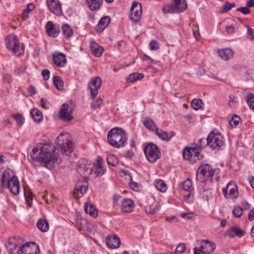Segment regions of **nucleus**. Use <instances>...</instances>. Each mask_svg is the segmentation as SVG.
Listing matches in <instances>:
<instances>
[{"label": "nucleus", "mask_w": 254, "mask_h": 254, "mask_svg": "<svg viewBox=\"0 0 254 254\" xmlns=\"http://www.w3.org/2000/svg\"><path fill=\"white\" fill-rule=\"evenodd\" d=\"M55 150L56 148L52 144H39L28 155V160L30 161H39L44 167L49 169H52L58 161Z\"/></svg>", "instance_id": "f257e3e1"}, {"label": "nucleus", "mask_w": 254, "mask_h": 254, "mask_svg": "<svg viewBox=\"0 0 254 254\" xmlns=\"http://www.w3.org/2000/svg\"><path fill=\"white\" fill-rule=\"evenodd\" d=\"M31 243L24 244V240L20 237H10L6 245L9 254H24L30 249Z\"/></svg>", "instance_id": "f03ea898"}, {"label": "nucleus", "mask_w": 254, "mask_h": 254, "mask_svg": "<svg viewBox=\"0 0 254 254\" xmlns=\"http://www.w3.org/2000/svg\"><path fill=\"white\" fill-rule=\"evenodd\" d=\"M107 138L110 144L116 148L124 147L127 139L125 130L118 127H114L109 131Z\"/></svg>", "instance_id": "7ed1b4c3"}, {"label": "nucleus", "mask_w": 254, "mask_h": 254, "mask_svg": "<svg viewBox=\"0 0 254 254\" xmlns=\"http://www.w3.org/2000/svg\"><path fill=\"white\" fill-rule=\"evenodd\" d=\"M1 183L2 186L8 189L10 192L17 195L19 192V182L17 177L13 175L10 177L9 170H5L1 176Z\"/></svg>", "instance_id": "20e7f679"}, {"label": "nucleus", "mask_w": 254, "mask_h": 254, "mask_svg": "<svg viewBox=\"0 0 254 254\" xmlns=\"http://www.w3.org/2000/svg\"><path fill=\"white\" fill-rule=\"evenodd\" d=\"M219 173V169H213L209 164H204L198 168L196 171V179L201 182H203L209 178H212L213 177L217 179Z\"/></svg>", "instance_id": "39448f33"}, {"label": "nucleus", "mask_w": 254, "mask_h": 254, "mask_svg": "<svg viewBox=\"0 0 254 254\" xmlns=\"http://www.w3.org/2000/svg\"><path fill=\"white\" fill-rule=\"evenodd\" d=\"M57 142L63 154L68 155L72 151V137L68 133H61L57 137Z\"/></svg>", "instance_id": "423d86ee"}, {"label": "nucleus", "mask_w": 254, "mask_h": 254, "mask_svg": "<svg viewBox=\"0 0 254 254\" xmlns=\"http://www.w3.org/2000/svg\"><path fill=\"white\" fill-rule=\"evenodd\" d=\"M203 141L204 143L202 146H209L213 149L218 147H221L224 144L222 135L220 133H215L211 132L206 138H200V143Z\"/></svg>", "instance_id": "0eeeda50"}, {"label": "nucleus", "mask_w": 254, "mask_h": 254, "mask_svg": "<svg viewBox=\"0 0 254 254\" xmlns=\"http://www.w3.org/2000/svg\"><path fill=\"white\" fill-rule=\"evenodd\" d=\"M144 151L146 157L151 163L156 162L161 156L158 146L153 143H148L144 148Z\"/></svg>", "instance_id": "6e6552de"}, {"label": "nucleus", "mask_w": 254, "mask_h": 254, "mask_svg": "<svg viewBox=\"0 0 254 254\" xmlns=\"http://www.w3.org/2000/svg\"><path fill=\"white\" fill-rule=\"evenodd\" d=\"M183 155L184 159L189 160L192 163L202 158L199 149L196 147H186L183 150Z\"/></svg>", "instance_id": "1a4fd4ad"}, {"label": "nucleus", "mask_w": 254, "mask_h": 254, "mask_svg": "<svg viewBox=\"0 0 254 254\" xmlns=\"http://www.w3.org/2000/svg\"><path fill=\"white\" fill-rule=\"evenodd\" d=\"M5 45L9 50L11 51L14 54L19 56V41L17 37L15 35H10L5 38Z\"/></svg>", "instance_id": "9d476101"}, {"label": "nucleus", "mask_w": 254, "mask_h": 254, "mask_svg": "<svg viewBox=\"0 0 254 254\" xmlns=\"http://www.w3.org/2000/svg\"><path fill=\"white\" fill-rule=\"evenodd\" d=\"M222 192L226 198L236 199L238 195V188L235 182H229L225 188L222 189Z\"/></svg>", "instance_id": "9b49d317"}, {"label": "nucleus", "mask_w": 254, "mask_h": 254, "mask_svg": "<svg viewBox=\"0 0 254 254\" xmlns=\"http://www.w3.org/2000/svg\"><path fill=\"white\" fill-rule=\"evenodd\" d=\"M102 84V79L99 76L92 78L88 83V88L90 90L92 99H94L98 94V90Z\"/></svg>", "instance_id": "f8f14e48"}, {"label": "nucleus", "mask_w": 254, "mask_h": 254, "mask_svg": "<svg viewBox=\"0 0 254 254\" xmlns=\"http://www.w3.org/2000/svg\"><path fill=\"white\" fill-rule=\"evenodd\" d=\"M141 14V5L139 3L133 2L130 8V19L134 21H137L140 18Z\"/></svg>", "instance_id": "ddd939ff"}, {"label": "nucleus", "mask_w": 254, "mask_h": 254, "mask_svg": "<svg viewBox=\"0 0 254 254\" xmlns=\"http://www.w3.org/2000/svg\"><path fill=\"white\" fill-rule=\"evenodd\" d=\"M69 106L67 104H63L60 109L59 118L64 122H69L73 119V116L68 111Z\"/></svg>", "instance_id": "4468645a"}, {"label": "nucleus", "mask_w": 254, "mask_h": 254, "mask_svg": "<svg viewBox=\"0 0 254 254\" xmlns=\"http://www.w3.org/2000/svg\"><path fill=\"white\" fill-rule=\"evenodd\" d=\"M53 61L54 63L59 67L65 66L67 60L65 55L61 52H55L53 54Z\"/></svg>", "instance_id": "2eb2a0df"}, {"label": "nucleus", "mask_w": 254, "mask_h": 254, "mask_svg": "<svg viewBox=\"0 0 254 254\" xmlns=\"http://www.w3.org/2000/svg\"><path fill=\"white\" fill-rule=\"evenodd\" d=\"M47 2L52 12L57 15L62 13V5L59 0H47Z\"/></svg>", "instance_id": "dca6fc26"}, {"label": "nucleus", "mask_w": 254, "mask_h": 254, "mask_svg": "<svg viewBox=\"0 0 254 254\" xmlns=\"http://www.w3.org/2000/svg\"><path fill=\"white\" fill-rule=\"evenodd\" d=\"M202 252L205 254H210L216 249V245L214 243L208 240H202L200 242V248Z\"/></svg>", "instance_id": "f3484780"}, {"label": "nucleus", "mask_w": 254, "mask_h": 254, "mask_svg": "<svg viewBox=\"0 0 254 254\" xmlns=\"http://www.w3.org/2000/svg\"><path fill=\"white\" fill-rule=\"evenodd\" d=\"M87 186L85 183L81 181L78 182L75 186L73 190V195L76 198L82 197L86 192Z\"/></svg>", "instance_id": "a211bd4d"}, {"label": "nucleus", "mask_w": 254, "mask_h": 254, "mask_svg": "<svg viewBox=\"0 0 254 254\" xmlns=\"http://www.w3.org/2000/svg\"><path fill=\"white\" fill-rule=\"evenodd\" d=\"M135 207L133 201L128 198H124L122 202L121 210L125 213L131 212Z\"/></svg>", "instance_id": "6ab92c4d"}, {"label": "nucleus", "mask_w": 254, "mask_h": 254, "mask_svg": "<svg viewBox=\"0 0 254 254\" xmlns=\"http://www.w3.org/2000/svg\"><path fill=\"white\" fill-rule=\"evenodd\" d=\"M121 241L119 238L114 235L108 237L106 242L107 246L111 249H117L120 247Z\"/></svg>", "instance_id": "aec40b11"}, {"label": "nucleus", "mask_w": 254, "mask_h": 254, "mask_svg": "<svg viewBox=\"0 0 254 254\" xmlns=\"http://www.w3.org/2000/svg\"><path fill=\"white\" fill-rule=\"evenodd\" d=\"M218 54L222 60L228 61L233 57L234 52L230 48H225L218 50Z\"/></svg>", "instance_id": "412c9836"}, {"label": "nucleus", "mask_w": 254, "mask_h": 254, "mask_svg": "<svg viewBox=\"0 0 254 254\" xmlns=\"http://www.w3.org/2000/svg\"><path fill=\"white\" fill-rule=\"evenodd\" d=\"M110 22V17L108 16H104L99 20L98 25L96 27V30L101 33L108 26Z\"/></svg>", "instance_id": "4be33fe9"}, {"label": "nucleus", "mask_w": 254, "mask_h": 254, "mask_svg": "<svg viewBox=\"0 0 254 254\" xmlns=\"http://www.w3.org/2000/svg\"><path fill=\"white\" fill-rule=\"evenodd\" d=\"M90 49L92 53L97 57H101L103 52V47L94 41H91L90 42Z\"/></svg>", "instance_id": "5701e85b"}, {"label": "nucleus", "mask_w": 254, "mask_h": 254, "mask_svg": "<svg viewBox=\"0 0 254 254\" xmlns=\"http://www.w3.org/2000/svg\"><path fill=\"white\" fill-rule=\"evenodd\" d=\"M46 29L47 34L51 37H56L59 34V30L51 21L47 23Z\"/></svg>", "instance_id": "b1692460"}, {"label": "nucleus", "mask_w": 254, "mask_h": 254, "mask_svg": "<svg viewBox=\"0 0 254 254\" xmlns=\"http://www.w3.org/2000/svg\"><path fill=\"white\" fill-rule=\"evenodd\" d=\"M155 132L160 138L166 141H169L171 138L175 134V133L173 132H172L171 134H169L167 132L164 131L163 130L159 128H156Z\"/></svg>", "instance_id": "393cba45"}, {"label": "nucleus", "mask_w": 254, "mask_h": 254, "mask_svg": "<svg viewBox=\"0 0 254 254\" xmlns=\"http://www.w3.org/2000/svg\"><path fill=\"white\" fill-rule=\"evenodd\" d=\"M227 235L230 238L237 236L241 238L244 235V232L237 227H232L227 231Z\"/></svg>", "instance_id": "a878e982"}, {"label": "nucleus", "mask_w": 254, "mask_h": 254, "mask_svg": "<svg viewBox=\"0 0 254 254\" xmlns=\"http://www.w3.org/2000/svg\"><path fill=\"white\" fill-rule=\"evenodd\" d=\"M89 167L87 166L86 161L82 159H80L77 165V171L81 175H85V173L88 171Z\"/></svg>", "instance_id": "bb28decb"}, {"label": "nucleus", "mask_w": 254, "mask_h": 254, "mask_svg": "<svg viewBox=\"0 0 254 254\" xmlns=\"http://www.w3.org/2000/svg\"><path fill=\"white\" fill-rule=\"evenodd\" d=\"M84 210L87 213L93 217H96L98 216L97 209L92 203H85Z\"/></svg>", "instance_id": "cd10ccee"}, {"label": "nucleus", "mask_w": 254, "mask_h": 254, "mask_svg": "<svg viewBox=\"0 0 254 254\" xmlns=\"http://www.w3.org/2000/svg\"><path fill=\"white\" fill-rule=\"evenodd\" d=\"M77 225L79 229L86 230L88 231H91L93 226L89 222L84 219H80L77 222Z\"/></svg>", "instance_id": "c85d7f7f"}, {"label": "nucleus", "mask_w": 254, "mask_h": 254, "mask_svg": "<svg viewBox=\"0 0 254 254\" xmlns=\"http://www.w3.org/2000/svg\"><path fill=\"white\" fill-rule=\"evenodd\" d=\"M88 5L91 10H98L102 6L103 0H86Z\"/></svg>", "instance_id": "c756f323"}, {"label": "nucleus", "mask_w": 254, "mask_h": 254, "mask_svg": "<svg viewBox=\"0 0 254 254\" xmlns=\"http://www.w3.org/2000/svg\"><path fill=\"white\" fill-rule=\"evenodd\" d=\"M32 118L34 122L37 123L41 122L43 118L42 112L37 108H34L30 111Z\"/></svg>", "instance_id": "7c9ffc66"}, {"label": "nucleus", "mask_w": 254, "mask_h": 254, "mask_svg": "<svg viewBox=\"0 0 254 254\" xmlns=\"http://www.w3.org/2000/svg\"><path fill=\"white\" fill-rule=\"evenodd\" d=\"M174 7L176 8L178 12L184 11L187 7V3L185 0H174Z\"/></svg>", "instance_id": "2f4dec72"}, {"label": "nucleus", "mask_w": 254, "mask_h": 254, "mask_svg": "<svg viewBox=\"0 0 254 254\" xmlns=\"http://www.w3.org/2000/svg\"><path fill=\"white\" fill-rule=\"evenodd\" d=\"M37 226L42 232H47L49 229L48 221L44 219H39L37 222Z\"/></svg>", "instance_id": "473e14b6"}, {"label": "nucleus", "mask_w": 254, "mask_h": 254, "mask_svg": "<svg viewBox=\"0 0 254 254\" xmlns=\"http://www.w3.org/2000/svg\"><path fill=\"white\" fill-rule=\"evenodd\" d=\"M155 187L159 191L164 192L167 190V186L163 180H156L154 182Z\"/></svg>", "instance_id": "72a5a7b5"}, {"label": "nucleus", "mask_w": 254, "mask_h": 254, "mask_svg": "<svg viewBox=\"0 0 254 254\" xmlns=\"http://www.w3.org/2000/svg\"><path fill=\"white\" fill-rule=\"evenodd\" d=\"M62 31L63 35L66 38H69L72 35V30L68 24H64L62 27Z\"/></svg>", "instance_id": "f704fd0d"}, {"label": "nucleus", "mask_w": 254, "mask_h": 254, "mask_svg": "<svg viewBox=\"0 0 254 254\" xmlns=\"http://www.w3.org/2000/svg\"><path fill=\"white\" fill-rule=\"evenodd\" d=\"M94 173L98 176L103 175L106 172V169L98 161L94 167Z\"/></svg>", "instance_id": "c9c22d12"}, {"label": "nucleus", "mask_w": 254, "mask_h": 254, "mask_svg": "<svg viewBox=\"0 0 254 254\" xmlns=\"http://www.w3.org/2000/svg\"><path fill=\"white\" fill-rule=\"evenodd\" d=\"M143 123L144 126L150 130L153 131L155 130L156 131V128H158L157 127H156L154 121L151 119H145L144 120Z\"/></svg>", "instance_id": "e433bc0d"}, {"label": "nucleus", "mask_w": 254, "mask_h": 254, "mask_svg": "<svg viewBox=\"0 0 254 254\" xmlns=\"http://www.w3.org/2000/svg\"><path fill=\"white\" fill-rule=\"evenodd\" d=\"M159 207L157 203H153L151 205L146 206L145 208V212L148 214H154L159 210Z\"/></svg>", "instance_id": "4c0bfd02"}, {"label": "nucleus", "mask_w": 254, "mask_h": 254, "mask_svg": "<svg viewBox=\"0 0 254 254\" xmlns=\"http://www.w3.org/2000/svg\"><path fill=\"white\" fill-rule=\"evenodd\" d=\"M143 77V75L139 73H133L130 74L127 78L128 82H133L137 80L141 79Z\"/></svg>", "instance_id": "58836bf2"}, {"label": "nucleus", "mask_w": 254, "mask_h": 254, "mask_svg": "<svg viewBox=\"0 0 254 254\" xmlns=\"http://www.w3.org/2000/svg\"><path fill=\"white\" fill-rule=\"evenodd\" d=\"M34 8V5L32 3H30L27 5V7L23 10L22 14V18L23 20H25L29 15V13L32 11Z\"/></svg>", "instance_id": "ea45409f"}, {"label": "nucleus", "mask_w": 254, "mask_h": 254, "mask_svg": "<svg viewBox=\"0 0 254 254\" xmlns=\"http://www.w3.org/2000/svg\"><path fill=\"white\" fill-rule=\"evenodd\" d=\"M107 161L109 165L113 166H116L119 162L118 157L114 154L109 155L107 157Z\"/></svg>", "instance_id": "a19ab883"}, {"label": "nucleus", "mask_w": 254, "mask_h": 254, "mask_svg": "<svg viewBox=\"0 0 254 254\" xmlns=\"http://www.w3.org/2000/svg\"><path fill=\"white\" fill-rule=\"evenodd\" d=\"M162 10H163V12L165 14L172 13H178L177 11L176 8L174 7L173 4L165 5L163 8Z\"/></svg>", "instance_id": "79ce46f5"}, {"label": "nucleus", "mask_w": 254, "mask_h": 254, "mask_svg": "<svg viewBox=\"0 0 254 254\" xmlns=\"http://www.w3.org/2000/svg\"><path fill=\"white\" fill-rule=\"evenodd\" d=\"M182 186L184 190L189 191H192V185L190 179H187L186 180H185L184 182L182 183Z\"/></svg>", "instance_id": "37998d69"}, {"label": "nucleus", "mask_w": 254, "mask_h": 254, "mask_svg": "<svg viewBox=\"0 0 254 254\" xmlns=\"http://www.w3.org/2000/svg\"><path fill=\"white\" fill-rule=\"evenodd\" d=\"M202 105V101L200 99H194L191 101V107L195 110H197L201 108Z\"/></svg>", "instance_id": "c03bdc74"}, {"label": "nucleus", "mask_w": 254, "mask_h": 254, "mask_svg": "<svg viewBox=\"0 0 254 254\" xmlns=\"http://www.w3.org/2000/svg\"><path fill=\"white\" fill-rule=\"evenodd\" d=\"M12 117L15 120L18 126H21L23 125L25 120L22 115L20 114H13Z\"/></svg>", "instance_id": "a18cd8bd"}, {"label": "nucleus", "mask_w": 254, "mask_h": 254, "mask_svg": "<svg viewBox=\"0 0 254 254\" xmlns=\"http://www.w3.org/2000/svg\"><path fill=\"white\" fill-rule=\"evenodd\" d=\"M246 101L250 108L254 111V94L252 93L249 94Z\"/></svg>", "instance_id": "49530a36"}, {"label": "nucleus", "mask_w": 254, "mask_h": 254, "mask_svg": "<svg viewBox=\"0 0 254 254\" xmlns=\"http://www.w3.org/2000/svg\"><path fill=\"white\" fill-rule=\"evenodd\" d=\"M53 82L58 89H62L63 87V83L61 81V78L58 76H54L53 77Z\"/></svg>", "instance_id": "de8ad7c7"}, {"label": "nucleus", "mask_w": 254, "mask_h": 254, "mask_svg": "<svg viewBox=\"0 0 254 254\" xmlns=\"http://www.w3.org/2000/svg\"><path fill=\"white\" fill-rule=\"evenodd\" d=\"M243 212V208L239 206L234 207L232 213L236 217H240Z\"/></svg>", "instance_id": "09e8293b"}, {"label": "nucleus", "mask_w": 254, "mask_h": 254, "mask_svg": "<svg viewBox=\"0 0 254 254\" xmlns=\"http://www.w3.org/2000/svg\"><path fill=\"white\" fill-rule=\"evenodd\" d=\"M241 119L237 115H234L229 120V124L232 127H235L239 125Z\"/></svg>", "instance_id": "8fccbe9b"}, {"label": "nucleus", "mask_w": 254, "mask_h": 254, "mask_svg": "<svg viewBox=\"0 0 254 254\" xmlns=\"http://www.w3.org/2000/svg\"><path fill=\"white\" fill-rule=\"evenodd\" d=\"M224 30L223 31V33L225 35L227 34H233L235 30V26L231 25H226L225 26Z\"/></svg>", "instance_id": "3c124183"}, {"label": "nucleus", "mask_w": 254, "mask_h": 254, "mask_svg": "<svg viewBox=\"0 0 254 254\" xmlns=\"http://www.w3.org/2000/svg\"><path fill=\"white\" fill-rule=\"evenodd\" d=\"M229 106L231 108H235L237 106L236 97L233 95L229 96Z\"/></svg>", "instance_id": "603ef678"}, {"label": "nucleus", "mask_w": 254, "mask_h": 254, "mask_svg": "<svg viewBox=\"0 0 254 254\" xmlns=\"http://www.w3.org/2000/svg\"><path fill=\"white\" fill-rule=\"evenodd\" d=\"M32 250L34 251L33 252L28 254H39L40 253L39 246L38 245H36L34 243H32L30 245V249L27 252H30Z\"/></svg>", "instance_id": "864d4df0"}, {"label": "nucleus", "mask_w": 254, "mask_h": 254, "mask_svg": "<svg viewBox=\"0 0 254 254\" xmlns=\"http://www.w3.org/2000/svg\"><path fill=\"white\" fill-rule=\"evenodd\" d=\"M189 194H186L184 197V201L186 203H190L193 201V193L192 191H189Z\"/></svg>", "instance_id": "5fc2aeb1"}, {"label": "nucleus", "mask_w": 254, "mask_h": 254, "mask_svg": "<svg viewBox=\"0 0 254 254\" xmlns=\"http://www.w3.org/2000/svg\"><path fill=\"white\" fill-rule=\"evenodd\" d=\"M196 215L194 213L190 212V213H186L182 212L181 213V216L183 218H184L187 219H194L196 217Z\"/></svg>", "instance_id": "6e6d98bb"}, {"label": "nucleus", "mask_w": 254, "mask_h": 254, "mask_svg": "<svg viewBox=\"0 0 254 254\" xmlns=\"http://www.w3.org/2000/svg\"><path fill=\"white\" fill-rule=\"evenodd\" d=\"M149 48L151 50H156L159 48V44L156 41L153 40L149 44Z\"/></svg>", "instance_id": "4d7b16f0"}, {"label": "nucleus", "mask_w": 254, "mask_h": 254, "mask_svg": "<svg viewBox=\"0 0 254 254\" xmlns=\"http://www.w3.org/2000/svg\"><path fill=\"white\" fill-rule=\"evenodd\" d=\"M236 11L240 12L245 15L249 14L251 12V10L247 6L237 8Z\"/></svg>", "instance_id": "13d9d810"}, {"label": "nucleus", "mask_w": 254, "mask_h": 254, "mask_svg": "<svg viewBox=\"0 0 254 254\" xmlns=\"http://www.w3.org/2000/svg\"><path fill=\"white\" fill-rule=\"evenodd\" d=\"M103 103V100L102 98H98L93 104H92V108L94 109H96L99 107Z\"/></svg>", "instance_id": "bf43d9fd"}, {"label": "nucleus", "mask_w": 254, "mask_h": 254, "mask_svg": "<svg viewBox=\"0 0 254 254\" xmlns=\"http://www.w3.org/2000/svg\"><path fill=\"white\" fill-rule=\"evenodd\" d=\"M185 250L186 246L183 243H180L176 249V252L179 253H182L184 252Z\"/></svg>", "instance_id": "052dcab7"}, {"label": "nucleus", "mask_w": 254, "mask_h": 254, "mask_svg": "<svg viewBox=\"0 0 254 254\" xmlns=\"http://www.w3.org/2000/svg\"><path fill=\"white\" fill-rule=\"evenodd\" d=\"M50 70L48 69H43L42 71V74L45 80H47L50 78Z\"/></svg>", "instance_id": "680f3d73"}, {"label": "nucleus", "mask_w": 254, "mask_h": 254, "mask_svg": "<svg viewBox=\"0 0 254 254\" xmlns=\"http://www.w3.org/2000/svg\"><path fill=\"white\" fill-rule=\"evenodd\" d=\"M42 106L45 109H48L50 106V103L46 99L42 98L41 100Z\"/></svg>", "instance_id": "e2e57ef3"}, {"label": "nucleus", "mask_w": 254, "mask_h": 254, "mask_svg": "<svg viewBox=\"0 0 254 254\" xmlns=\"http://www.w3.org/2000/svg\"><path fill=\"white\" fill-rule=\"evenodd\" d=\"M231 9V7L229 4H227V2H226L221 7V12L225 13Z\"/></svg>", "instance_id": "0e129e2a"}, {"label": "nucleus", "mask_w": 254, "mask_h": 254, "mask_svg": "<svg viewBox=\"0 0 254 254\" xmlns=\"http://www.w3.org/2000/svg\"><path fill=\"white\" fill-rule=\"evenodd\" d=\"M248 34L250 36V39L254 41V31L252 28H248Z\"/></svg>", "instance_id": "69168bd1"}, {"label": "nucleus", "mask_w": 254, "mask_h": 254, "mask_svg": "<svg viewBox=\"0 0 254 254\" xmlns=\"http://www.w3.org/2000/svg\"><path fill=\"white\" fill-rule=\"evenodd\" d=\"M2 76L3 78L6 80L8 82H10L12 80V76L9 74L3 73Z\"/></svg>", "instance_id": "338daca9"}, {"label": "nucleus", "mask_w": 254, "mask_h": 254, "mask_svg": "<svg viewBox=\"0 0 254 254\" xmlns=\"http://www.w3.org/2000/svg\"><path fill=\"white\" fill-rule=\"evenodd\" d=\"M193 254H205L199 248H194L193 249Z\"/></svg>", "instance_id": "774afa93"}]
</instances>
